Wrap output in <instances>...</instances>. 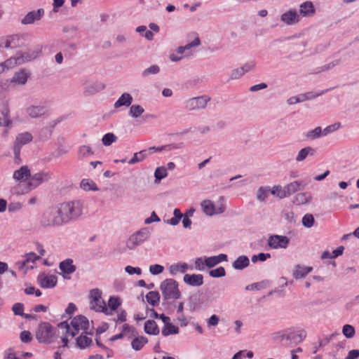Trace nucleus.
<instances>
[{
	"mask_svg": "<svg viewBox=\"0 0 359 359\" xmlns=\"http://www.w3.org/2000/svg\"><path fill=\"white\" fill-rule=\"evenodd\" d=\"M164 267L160 264H154L149 266V271L152 275H158L163 272Z\"/></svg>",
	"mask_w": 359,
	"mask_h": 359,
	"instance_id": "obj_61",
	"label": "nucleus"
},
{
	"mask_svg": "<svg viewBox=\"0 0 359 359\" xmlns=\"http://www.w3.org/2000/svg\"><path fill=\"white\" fill-rule=\"evenodd\" d=\"M311 199V194L309 192H302L297 194L294 198L293 203L297 205H304L309 203Z\"/></svg>",
	"mask_w": 359,
	"mask_h": 359,
	"instance_id": "obj_31",
	"label": "nucleus"
},
{
	"mask_svg": "<svg viewBox=\"0 0 359 359\" xmlns=\"http://www.w3.org/2000/svg\"><path fill=\"white\" fill-rule=\"evenodd\" d=\"M15 88L12 79H6L0 81V93L3 91H10Z\"/></svg>",
	"mask_w": 359,
	"mask_h": 359,
	"instance_id": "obj_43",
	"label": "nucleus"
},
{
	"mask_svg": "<svg viewBox=\"0 0 359 359\" xmlns=\"http://www.w3.org/2000/svg\"><path fill=\"white\" fill-rule=\"evenodd\" d=\"M55 329L49 323H41L36 332V338L40 343L50 344Z\"/></svg>",
	"mask_w": 359,
	"mask_h": 359,
	"instance_id": "obj_4",
	"label": "nucleus"
},
{
	"mask_svg": "<svg viewBox=\"0 0 359 359\" xmlns=\"http://www.w3.org/2000/svg\"><path fill=\"white\" fill-rule=\"evenodd\" d=\"M342 333L346 338L351 339L355 334V330L353 326L346 324L342 327Z\"/></svg>",
	"mask_w": 359,
	"mask_h": 359,
	"instance_id": "obj_45",
	"label": "nucleus"
},
{
	"mask_svg": "<svg viewBox=\"0 0 359 359\" xmlns=\"http://www.w3.org/2000/svg\"><path fill=\"white\" fill-rule=\"evenodd\" d=\"M306 336V333L304 330L296 331L293 328H289L287 330L286 341H290L294 344H297L302 341Z\"/></svg>",
	"mask_w": 359,
	"mask_h": 359,
	"instance_id": "obj_15",
	"label": "nucleus"
},
{
	"mask_svg": "<svg viewBox=\"0 0 359 359\" xmlns=\"http://www.w3.org/2000/svg\"><path fill=\"white\" fill-rule=\"evenodd\" d=\"M17 58L18 53L14 57H11V58L6 60L5 62H2L4 69H8L14 67L15 65H19L18 60Z\"/></svg>",
	"mask_w": 359,
	"mask_h": 359,
	"instance_id": "obj_54",
	"label": "nucleus"
},
{
	"mask_svg": "<svg viewBox=\"0 0 359 359\" xmlns=\"http://www.w3.org/2000/svg\"><path fill=\"white\" fill-rule=\"evenodd\" d=\"M53 174L49 172H41L39 173H36L32 177L29 178V180L27 182V190L30 191L36 187H37L39 184H41L43 182H47L52 178Z\"/></svg>",
	"mask_w": 359,
	"mask_h": 359,
	"instance_id": "obj_9",
	"label": "nucleus"
},
{
	"mask_svg": "<svg viewBox=\"0 0 359 359\" xmlns=\"http://www.w3.org/2000/svg\"><path fill=\"white\" fill-rule=\"evenodd\" d=\"M167 175L168 173L165 167H158L156 169L154 172L155 180L160 181L167 177Z\"/></svg>",
	"mask_w": 359,
	"mask_h": 359,
	"instance_id": "obj_53",
	"label": "nucleus"
},
{
	"mask_svg": "<svg viewBox=\"0 0 359 359\" xmlns=\"http://www.w3.org/2000/svg\"><path fill=\"white\" fill-rule=\"evenodd\" d=\"M133 102V97L128 93H123L121 97L114 103V108L117 109L122 106L129 107Z\"/></svg>",
	"mask_w": 359,
	"mask_h": 359,
	"instance_id": "obj_27",
	"label": "nucleus"
},
{
	"mask_svg": "<svg viewBox=\"0 0 359 359\" xmlns=\"http://www.w3.org/2000/svg\"><path fill=\"white\" fill-rule=\"evenodd\" d=\"M183 280L190 286L199 287L203 284V276L202 274L187 273L184 276Z\"/></svg>",
	"mask_w": 359,
	"mask_h": 359,
	"instance_id": "obj_19",
	"label": "nucleus"
},
{
	"mask_svg": "<svg viewBox=\"0 0 359 359\" xmlns=\"http://www.w3.org/2000/svg\"><path fill=\"white\" fill-rule=\"evenodd\" d=\"M170 299H163L162 306L163 309L168 312V313H171L174 311L175 309V304L171 302H169Z\"/></svg>",
	"mask_w": 359,
	"mask_h": 359,
	"instance_id": "obj_56",
	"label": "nucleus"
},
{
	"mask_svg": "<svg viewBox=\"0 0 359 359\" xmlns=\"http://www.w3.org/2000/svg\"><path fill=\"white\" fill-rule=\"evenodd\" d=\"M81 188L85 191H97L98 188L96 184L88 179H83L81 180L80 184Z\"/></svg>",
	"mask_w": 359,
	"mask_h": 359,
	"instance_id": "obj_37",
	"label": "nucleus"
},
{
	"mask_svg": "<svg viewBox=\"0 0 359 359\" xmlns=\"http://www.w3.org/2000/svg\"><path fill=\"white\" fill-rule=\"evenodd\" d=\"M144 111V108L139 104H133L130 107L129 115L133 118L140 117Z\"/></svg>",
	"mask_w": 359,
	"mask_h": 359,
	"instance_id": "obj_42",
	"label": "nucleus"
},
{
	"mask_svg": "<svg viewBox=\"0 0 359 359\" xmlns=\"http://www.w3.org/2000/svg\"><path fill=\"white\" fill-rule=\"evenodd\" d=\"M121 304V301L118 297H110L108 301V306L111 311L116 310Z\"/></svg>",
	"mask_w": 359,
	"mask_h": 359,
	"instance_id": "obj_49",
	"label": "nucleus"
},
{
	"mask_svg": "<svg viewBox=\"0 0 359 359\" xmlns=\"http://www.w3.org/2000/svg\"><path fill=\"white\" fill-rule=\"evenodd\" d=\"M270 191L271 194L276 196V197L280 199L286 198V195L284 191V188L283 189V187L280 185L273 186L271 191L270 190Z\"/></svg>",
	"mask_w": 359,
	"mask_h": 359,
	"instance_id": "obj_48",
	"label": "nucleus"
},
{
	"mask_svg": "<svg viewBox=\"0 0 359 359\" xmlns=\"http://www.w3.org/2000/svg\"><path fill=\"white\" fill-rule=\"evenodd\" d=\"M209 275L212 278H221L226 275V271L223 266H219L215 269L210 270Z\"/></svg>",
	"mask_w": 359,
	"mask_h": 359,
	"instance_id": "obj_52",
	"label": "nucleus"
},
{
	"mask_svg": "<svg viewBox=\"0 0 359 359\" xmlns=\"http://www.w3.org/2000/svg\"><path fill=\"white\" fill-rule=\"evenodd\" d=\"M280 20L288 25L297 24L299 20V15L295 10H290L280 16Z\"/></svg>",
	"mask_w": 359,
	"mask_h": 359,
	"instance_id": "obj_20",
	"label": "nucleus"
},
{
	"mask_svg": "<svg viewBox=\"0 0 359 359\" xmlns=\"http://www.w3.org/2000/svg\"><path fill=\"white\" fill-rule=\"evenodd\" d=\"M313 267L297 265L293 271L292 276L295 279L304 278L307 274L311 272Z\"/></svg>",
	"mask_w": 359,
	"mask_h": 359,
	"instance_id": "obj_25",
	"label": "nucleus"
},
{
	"mask_svg": "<svg viewBox=\"0 0 359 359\" xmlns=\"http://www.w3.org/2000/svg\"><path fill=\"white\" fill-rule=\"evenodd\" d=\"M179 333V328L172 324L170 322L168 323H166V325H164V327H163L161 330V334L164 337H168L171 334H177Z\"/></svg>",
	"mask_w": 359,
	"mask_h": 359,
	"instance_id": "obj_36",
	"label": "nucleus"
},
{
	"mask_svg": "<svg viewBox=\"0 0 359 359\" xmlns=\"http://www.w3.org/2000/svg\"><path fill=\"white\" fill-rule=\"evenodd\" d=\"M64 224L76 221L83 214V205L81 201H73L58 204Z\"/></svg>",
	"mask_w": 359,
	"mask_h": 359,
	"instance_id": "obj_1",
	"label": "nucleus"
},
{
	"mask_svg": "<svg viewBox=\"0 0 359 359\" xmlns=\"http://www.w3.org/2000/svg\"><path fill=\"white\" fill-rule=\"evenodd\" d=\"M25 112L31 118H38L44 116L47 109L44 106L32 104L26 108Z\"/></svg>",
	"mask_w": 359,
	"mask_h": 359,
	"instance_id": "obj_17",
	"label": "nucleus"
},
{
	"mask_svg": "<svg viewBox=\"0 0 359 359\" xmlns=\"http://www.w3.org/2000/svg\"><path fill=\"white\" fill-rule=\"evenodd\" d=\"M330 89H325L324 90H321L320 92L318 93H316L314 94L313 92H308V93H306L304 94H303V97L304 98L302 99L303 101L304 100H311V99H314L320 95H323L325 93L329 91Z\"/></svg>",
	"mask_w": 359,
	"mask_h": 359,
	"instance_id": "obj_57",
	"label": "nucleus"
},
{
	"mask_svg": "<svg viewBox=\"0 0 359 359\" xmlns=\"http://www.w3.org/2000/svg\"><path fill=\"white\" fill-rule=\"evenodd\" d=\"M20 338L23 343H29L32 340L31 332L27 330H24L20 333Z\"/></svg>",
	"mask_w": 359,
	"mask_h": 359,
	"instance_id": "obj_60",
	"label": "nucleus"
},
{
	"mask_svg": "<svg viewBox=\"0 0 359 359\" xmlns=\"http://www.w3.org/2000/svg\"><path fill=\"white\" fill-rule=\"evenodd\" d=\"M323 136V130L320 127H316L313 130L309 131L306 137L309 139L314 140Z\"/></svg>",
	"mask_w": 359,
	"mask_h": 359,
	"instance_id": "obj_51",
	"label": "nucleus"
},
{
	"mask_svg": "<svg viewBox=\"0 0 359 359\" xmlns=\"http://www.w3.org/2000/svg\"><path fill=\"white\" fill-rule=\"evenodd\" d=\"M315 219L313 215L307 213L306 214L302 220V224L306 228H311L314 224Z\"/></svg>",
	"mask_w": 359,
	"mask_h": 359,
	"instance_id": "obj_50",
	"label": "nucleus"
},
{
	"mask_svg": "<svg viewBox=\"0 0 359 359\" xmlns=\"http://www.w3.org/2000/svg\"><path fill=\"white\" fill-rule=\"evenodd\" d=\"M339 334L337 332L330 334V335H326L325 336L323 339H319L318 341V343H319V346H326L327 344H329V342L330 341V340L335 336L337 335H339Z\"/></svg>",
	"mask_w": 359,
	"mask_h": 359,
	"instance_id": "obj_58",
	"label": "nucleus"
},
{
	"mask_svg": "<svg viewBox=\"0 0 359 359\" xmlns=\"http://www.w3.org/2000/svg\"><path fill=\"white\" fill-rule=\"evenodd\" d=\"M144 332L147 334L157 335L159 334V328L154 320H148L144 323Z\"/></svg>",
	"mask_w": 359,
	"mask_h": 359,
	"instance_id": "obj_29",
	"label": "nucleus"
},
{
	"mask_svg": "<svg viewBox=\"0 0 359 359\" xmlns=\"http://www.w3.org/2000/svg\"><path fill=\"white\" fill-rule=\"evenodd\" d=\"M270 192V188L269 187H261L257 193V198L262 202L265 201L269 193Z\"/></svg>",
	"mask_w": 359,
	"mask_h": 359,
	"instance_id": "obj_44",
	"label": "nucleus"
},
{
	"mask_svg": "<svg viewBox=\"0 0 359 359\" xmlns=\"http://www.w3.org/2000/svg\"><path fill=\"white\" fill-rule=\"evenodd\" d=\"M359 357V350L353 349L348 352V355L344 359H356Z\"/></svg>",
	"mask_w": 359,
	"mask_h": 359,
	"instance_id": "obj_64",
	"label": "nucleus"
},
{
	"mask_svg": "<svg viewBox=\"0 0 359 359\" xmlns=\"http://www.w3.org/2000/svg\"><path fill=\"white\" fill-rule=\"evenodd\" d=\"M159 72H160V67L157 65H153L142 71V76L145 78L151 74H156Z\"/></svg>",
	"mask_w": 359,
	"mask_h": 359,
	"instance_id": "obj_47",
	"label": "nucleus"
},
{
	"mask_svg": "<svg viewBox=\"0 0 359 359\" xmlns=\"http://www.w3.org/2000/svg\"><path fill=\"white\" fill-rule=\"evenodd\" d=\"M33 140L32 135L29 132H24L22 133H19L15 138V140L13 144V154L15 156V161H21L20 160V151L21 148L31 142Z\"/></svg>",
	"mask_w": 359,
	"mask_h": 359,
	"instance_id": "obj_7",
	"label": "nucleus"
},
{
	"mask_svg": "<svg viewBox=\"0 0 359 359\" xmlns=\"http://www.w3.org/2000/svg\"><path fill=\"white\" fill-rule=\"evenodd\" d=\"M228 257L225 254H219L217 256H212L205 259V265L208 268H212L222 262H227Z\"/></svg>",
	"mask_w": 359,
	"mask_h": 359,
	"instance_id": "obj_23",
	"label": "nucleus"
},
{
	"mask_svg": "<svg viewBox=\"0 0 359 359\" xmlns=\"http://www.w3.org/2000/svg\"><path fill=\"white\" fill-rule=\"evenodd\" d=\"M37 283L42 288H53L57 282V278L55 275H47L44 273H41L37 277Z\"/></svg>",
	"mask_w": 359,
	"mask_h": 359,
	"instance_id": "obj_13",
	"label": "nucleus"
},
{
	"mask_svg": "<svg viewBox=\"0 0 359 359\" xmlns=\"http://www.w3.org/2000/svg\"><path fill=\"white\" fill-rule=\"evenodd\" d=\"M30 177V170L27 165H23L13 172V178L17 181H25Z\"/></svg>",
	"mask_w": 359,
	"mask_h": 359,
	"instance_id": "obj_24",
	"label": "nucleus"
},
{
	"mask_svg": "<svg viewBox=\"0 0 359 359\" xmlns=\"http://www.w3.org/2000/svg\"><path fill=\"white\" fill-rule=\"evenodd\" d=\"M151 235V231L148 227H144L132 234L127 241L126 246L130 250H133L137 246L146 241Z\"/></svg>",
	"mask_w": 359,
	"mask_h": 359,
	"instance_id": "obj_6",
	"label": "nucleus"
},
{
	"mask_svg": "<svg viewBox=\"0 0 359 359\" xmlns=\"http://www.w3.org/2000/svg\"><path fill=\"white\" fill-rule=\"evenodd\" d=\"M163 299H178L181 297V292L178 287V283L172 278L164 280L160 285Z\"/></svg>",
	"mask_w": 359,
	"mask_h": 359,
	"instance_id": "obj_3",
	"label": "nucleus"
},
{
	"mask_svg": "<svg viewBox=\"0 0 359 359\" xmlns=\"http://www.w3.org/2000/svg\"><path fill=\"white\" fill-rule=\"evenodd\" d=\"M42 53V48L39 47L34 50H29L27 52H18V64L22 65L25 62L36 60Z\"/></svg>",
	"mask_w": 359,
	"mask_h": 359,
	"instance_id": "obj_12",
	"label": "nucleus"
},
{
	"mask_svg": "<svg viewBox=\"0 0 359 359\" xmlns=\"http://www.w3.org/2000/svg\"><path fill=\"white\" fill-rule=\"evenodd\" d=\"M147 155L148 154L147 150H142L140 152L135 153L133 157L128 161V163L133 165L140 162L143 161L147 156Z\"/></svg>",
	"mask_w": 359,
	"mask_h": 359,
	"instance_id": "obj_41",
	"label": "nucleus"
},
{
	"mask_svg": "<svg viewBox=\"0 0 359 359\" xmlns=\"http://www.w3.org/2000/svg\"><path fill=\"white\" fill-rule=\"evenodd\" d=\"M30 75L31 74L29 72L22 69L19 72H15L11 79L15 87L17 86H24L27 82Z\"/></svg>",
	"mask_w": 359,
	"mask_h": 359,
	"instance_id": "obj_18",
	"label": "nucleus"
},
{
	"mask_svg": "<svg viewBox=\"0 0 359 359\" xmlns=\"http://www.w3.org/2000/svg\"><path fill=\"white\" fill-rule=\"evenodd\" d=\"M315 11L313 3L309 1L302 3L299 6V14L302 16H311Z\"/></svg>",
	"mask_w": 359,
	"mask_h": 359,
	"instance_id": "obj_26",
	"label": "nucleus"
},
{
	"mask_svg": "<svg viewBox=\"0 0 359 359\" xmlns=\"http://www.w3.org/2000/svg\"><path fill=\"white\" fill-rule=\"evenodd\" d=\"M201 208L204 213L208 216L215 215V206L210 200H204L202 201Z\"/></svg>",
	"mask_w": 359,
	"mask_h": 359,
	"instance_id": "obj_32",
	"label": "nucleus"
},
{
	"mask_svg": "<svg viewBox=\"0 0 359 359\" xmlns=\"http://www.w3.org/2000/svg\"><path fill=\"white\" fill-rule=\"evenodd\" d=\"M125 271L128 273L129 275H141L142 274V270L140 267H133L132 266H127L125 267Z\"/></svg>",
	"mask_w": 359,
	"mask_h": 359,
	"instance_id": "obj_62",
	"label": "nucleus"
},
{
	"mask_svg": "<svg viewBox=\"0 0 359 359\" xmlns=\"http://www.w3.org/2000/svg\"><path fill=\"white\" fill-rule=\"evenodd\" d=\"M147 302L153 306L159 304L161 296L157 291H151L146 294Z\"/></svg>",
	"mask_w": 359,
	"mask_h": 359,
	"instance_id": "obj_34",
	"label": "nucleus"
},
{
	"mask_svg": "<svg viewBox=\"0 0 359 359\" xmlns=\"http://www.w3.org/2000/svg\"><path fill=\"white\" fill-rule=\"evenodd\" d=\"M45 11L43 8H39L36 11H32L27 13L21 20L22 25H31L36 21L40 20L44 15Z\"/></svg>",
	"mask_w": 359,
	"mask_h": 359,
	"instance_id": "obj_14",
	"label": "nucleus"
},
{
	"mask_svg": "<svg viewBox=\"0 0 359 359\" xmlns=\"http://www.w3.org/2000/svg\"><path fill=\"white\" fill-rule=\"evenodd\" d=\"M94 154V151L91 147L87 145H82L79 148L78 157L79 158H84Z\"/></svg>",
	"mask_w": 359,
	"mask_h": 359,
	"instance_id": "obj_38",
	"label": "nucleus"
},
{
	"mask_svg": "<svg viewBox=\"0 0 359 359\" xmlns=\"http://www.w3.org/2000/svg\"><path fill=\"white\" fill-rule=\"evenodd\" d=\"M243 74H244L243 70L241 69V68H238V69H233L231 72L230 77L231 79H238Z\"/></svg>",
	"mask_w": 359,
	"mask_h": 359,
	"instance_id": "obj_63",
	"label": "nucleus"
},
{
	"mask_svg": "<svg viewBox=\"0 0 359 359\" xmlns=\"http://www.w3.org/2000/svg\"><path fill=\"white\" fill-rule=\"evenodd\" d=\"M105 86L101 83H93L88 85L83 91L85 95H90L95 94L102 90H104Z\"/></svg>",
	"mask_w": 359,
	"mask_h": 359,
	"instance_id": "obj_28",
	"label": "nucleus"
},
{
	"mask_svg": "<svg viewBox=\"0 0 359 359\" xmlns=\"http://www.w3.org/2000/svg\"><path fill=\"white\" fill-rule=\"evenodd\" d=\"M117 140V137L112 133L105 134L102 139V144L104 146H110L113 142Z\"/></svg>",
	"mask_w": 359,
	"mask_h": 359,
	"instance_id": "obj_46",
	"label": "nucleus"
},
{
	"mask_svg": "<svg viewBox=\"0 0 359 359\" xmlns=\"http://www.w3.org/2000/svg\"><path fill=\"white\" fill-rule=\"evenodd\" d=\"M304 186L305 184H304L303 182L301 181H294L288 184L284 187V191L285 193L286 197H288L297 191L304 189Z\"/></svg>",
	"mask_w": 359,
	"mask_h": 359,
	"instance_id": "obj_22",
	"label": "nucleus"
},
{
	"mask_svg": "<svg viewBox=\"0 0 359 359\" xmlns=\"http://www.w3.org/2000/svg\"><path fill=\"white\" fill-rule=\"evenodd\" d=\"M59 269L64 274H72L76 270V266L73 264L72 259H66L59 264Z\"/></svg>",
	"mask_w": 359,
	"mask_h": 359,
	"instance_id": "obj_21",
	"label": "nucleus"
},
{
	"mask_svg": "<svg viewBox=\"0 0 359 359\" xmlns=\"http://www.w3.org/2000/svg\"><path fill=\"white\" fill-rule=\"evenodd\" d=\"M101 295L102 292L97 288L90 290V309L95 310L97 312H102L106 315H111V312L109 311L105 302L102 299Z\"/></svg>",
	"mask_w": 359,
	"mask_h": 359,
	"instance_id": "obj_5",
	"label": "nucleus"
},
{
	"mask_svg": "<svg viewBox=\"0 0 359 359\" xmlns=\"http://www.w3.org/2000/svg\"><path fill=\"white\" fill-rule=\"evenodd\" d=\"M148 342L147 337L140 336L135 337L131 342L132 348L135 351H140Z\"/></svg>",
	"mask_w": 359,
	"mask_h": 359,
	"instance_id": "obj_35",
	"label": "nucleus"
},
{
	"mask_svg": "<svg viewBox=\"0 0 359 359\" xmlns=\"http://www.w3.org/2000/svg\"><path fill=\"white\" fill-rule=\"evenodd\" d=\"M71 325L73 329L72 330L70 334L72 337H74L78 334L79 330L86 331L89 327V322L86 316L79 315L72 319L71 321Z\"/></svg>",
	"mask_w": 359,
	"mask_h": 359,
	"instance_id": "obj_10",
	"label": "nucleus"
},
{
	"mask_svg": "<svg viewBox=\"0 0 359 359\" xmlns=\"http://www.w3.org/2000/svg\"><path fill=\"white\" fill-rule=\"evenodd\" d=\"M24 310V305L22 303H15L13 304L12 307V311L16 316H22L24 315L23 313Z\"/></svg>",
	"mask_w": 359,
	"mask_h": 359,
	"instance_id": "obj_59",
	"label": "nucleus"
},
{
	"mask_svg": "<svg viewBox=\"0 0 359 359\" xmlns=\"http://www.w3.org/2000/svg\"><path fill=\"white\" fill-rule=\"evenodd\" d=\"M210 98L206 95H202L189 99L184 102V108L189 111L199 110L205 108Z\"/></svg>",
	"mask_w": 359,
	"mask_h": 359,
	"instance_id": "obj_8",
	"label": "nucleus"
},
{
	"mask_svg": "<svg viewBox=\"0 0 359 359\" xmlns=\"http://www.w3.org/2000/svg\"><path fill=\"white\" fill-rule=\"evenodd\" d=\"M92 342V339L86 335H81L76 338V344L80 348L89 346Z\"/></svg>",
	"mask_w": 359,
	"mask_h": 359,
	"instance_id": "obj_40",
	"label": "nucleus"
},
{
	"mask_svg": "<svg viewBox=\"0 0 359 359\" xmlns=\"http://www.w3.org/2000/svg\"><path fill=\"white\" fill-rule=\"evenodd\" d=\"M39 224L44 228L60 227L65 225L58 205L46 209L40 216Z\"/></svg>",
	"mask_w": 359,
	"mask_h": 359,
	"instance_id": "obj_2",
	"label": "nucleus"
},
{
	"mask_svg": "<svg viewBox=\"0 0 359 359\" xmlns=\"http://www.w3.org/2000/svg\"><path fill=\"white\" fill-rule=\"evenodd\" d=\"M314 154H315V149L313 148H312L311 147H306L302 149L299 151L295 159L298 162L302 161L305 160L309 155L313 156Z\"/></svg>",
	"mask_w": 359,
	"mask_h": 359,
	"instance_id": "obj_33",
	"label": "nucleus"
},
{
	"mask_svg": "<svg viewBox=\"0 0 359 359\" xmlns=\"http://www.w3.org/2000/svg\"><path fill=\"white\" fill-rule=\"evenodd\" d=\"M341 126V123L337 122L334 124L330 125L323 130V136H326L330 133H332L337 130Z\"/></svg>",
	"mask_w": 359,
	"mask_h": 359,
	"instance_id": "obj_55",
	"label": "nucleus"
},
{
	"mask_svg": "<svg viewBox=\"0 0 359 359\" xmlns=\"http://www.w3.org/2000/svg\"><path fill=\"white\" fill-rule=\"evenodd\" d=\"M27 36L26 34H14L8 36L7 42L9 48H16L25 46Z\"/></svg>",
	"mask_w": 359,
	"mask_h": 359,
	"instance_id": "obj_16",
	"label": "nucleus"
},
{
	"mask_svg": "<svg viewBox=\"0 0 359 359\" xmlns=\"http://www.w3.org/2000/svg\"><path fill=\"white\" fill-rule=\"evenodd\" d=\"M1 113L4 117V126L9 127L11 125L12 121L10 118V110L7 104H5L3 106L1 109Z\"/></svg>",
	"mask_w": 359,
	"mask_h": 359,
	"instance_id": "obj_39",
	"label": "nucleus"
},
{
	"mask_svg": "<svg viewBox=\"0 0 359 359\" xmlns=\"http://www.w3.org/2000/svg\"><path fill=\"white\" fill-rule=\"evenodd\" d=\"M250 260L245 255L239 256L232 264V266L236 270H243L248 266Z\"/></svg>",
	"mask_w": 359,
	"mask_h": 359,
	"instance_id": "obj_30",
	"label": "nucleus"
},
{
	"mask_svg": "<svg viewBox=\"0 0 359 359\" xmlns=\"http://www.w3.org/2000/svg\"><path fill=\"white\" fill-rule=\"evenodd\" d=\"M289 243L290 239L286 236L271 235L267 240V244L271 249H285Z\"/></svg>",
	"mask_w": 359,
	"mask_h": 359,
	"instance_id": "obj_11",
	"label": "nucleus"
}]
</instances>
